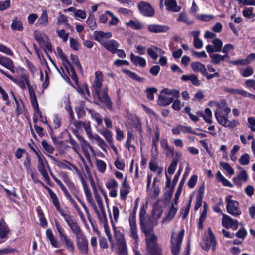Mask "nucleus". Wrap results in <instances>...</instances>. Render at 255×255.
Wrapping results in <instances>:
<instances>
[{
	"label": "nucleus",
	"mask_w": 255,
	"mask_h": 255,
	"mask_svg": "<svg viewBox=\"0 0 255 255\" xmlns=\"http://www.w3.org/2000/svg\"><path fill=\"white\" fill-rule=\"evenodd\" d=\"M142 232L145 235L147 253L149 255H162V249L157 243V237L153 233L152 222L150 219L140 222Z\"/></svg>",
	"instance_id": "f257e3e1"
},
{
	"label": "nucleus",
	"mask_w": 255,
	"mask_h": 255,
	"mask_svg": "<svg viewBox=\"0 0 255 255\" xmlns=\"http://www.w3.org/2000/svg\"><path fill=\"white\" fill-rule=\"evenodd\" d=\"M184 235V230H181L178 233H172L170 239V249L173 255H184L180 254V247Z\"/></svg>",
	"instance_id": "f03ea898"
},
{
	"label": "nucleus",
	"mask_w": 255,
	"mask_h": 255,
	"mask_svg": "<svg viewBox=\"0 0 255 255\" xmlns=\"http://www.w3.org/2000/svg\"><path fill=\"white\" fill-rule=\"evenodd\" d=\"M61 215L64 218L65 221L72 233L75 235V237L83 234V231L79 225L77 220L73 216L65 212L62 213Z\"/></svg>",
	"instance_id": "7ed1b4c3"
},
{
	"label": "nucleus",
	"mask_w": 255,
	"mask_h": 255,
	"mask_svg": "<svg viewBox=\"0 0 255 255\" xmlns=\"http://www.w3.org/2000/svg\"><path fill=\"white\" fill-rule=\"evenodd\" d=\"M215 116L218 123L224 127L233 128L235 126L239 124V122L235 120L229 121L228 119V116L222 114L221 108L217 109Z\"/></svg>",
	"instance_id": "20e7f679"
},
{
	"label": "nucleus",
	"mask_w": 255,
	"mask_h": 255,
	"mask_svg": "<svg viewBox=\"0 0 255 255\" xmlns=\"http://www.w3.org/2000/svg\"><path fill=\"white\" fill-rule=\"evenodd\" d=\"M231 197L232 196L228 195L225 198L227 210L231 215L238 217L241 214V211L239 208V203L231 199Z\"/></svg>",
	"instance_id": "39448f33"
},
{
	"label": "nucleus",
	"mask_w": 255,
	"mask_h": 255,
	"mask_svg": "<svg viewBox=\"0 0 255 255\" xmlns=\"http://www.w3.org/2000/svg\"><path fill=\"white\" fill-rule=\"evenodd\" d=\"M137 7L140 13L145 17H151L154 15V9L148 2L140 1Z\"/></svg>",
	"instance_id": "423d86ee"
},
{
	"label": "nucleus",
	"mask_w": 255,
	"mask_h": 255,
	"mask_svg": "<svg viewBox=\"0 0 255 255\" xmlns=\"http://www.w3.org/2000/svg\"><path fill=\"white\" fill-rule=\"evenodd\" d=\"M76 245L80 253L84 255L88 254V241L84 233L76 237Z\"/></svg>",
	"instance_id": "0eeeda50"
},
{
	"label": "nucleus",
	"mask_w": 255,
	"mask_h": 255,
	"mask_svg": "<svg viewBox=\"0 0 255 255\" xmlns=\"http://www.w3.org/2000/svg\"><path fill=\"white\" fill-rule=\"evenodd\" d=\"M222 224L226 228H232L234 230L237 229L238 227V222L236 220L233 219L229 216L223 214Z\"/></svg>",
	"instance_id": "6e6552de"
},
{
	"label": "nucleus",
	"mask_w": 255,
	"mask_h": 255,
	"mask_svg": "<svg viewBox=\"0 0 255 255\" xmlns=\"http://www.w3.org/2000/svg\"><path fill=\"white\" fill-rule=\"evenodd\" d=\"M94 96L96 97L99 101L103 103L107 108L111 109L112 108V102L109 98L107 91L105 89H102L98 94H94Z\"/></svg>",
	"instance_id": "1a4fd4ad"
},
{
	"label": "nucleus",
	"mask_w": 255,
	"mask_h": 255,
	"mask_svg": "<svg viewBox=\"0 0 255 255\" xmlns=\"http://www.w3.org/2000/svg\"><path fill=\"white\" fill-rule=\"evenodd\" d=\"M102 73L100 71L95 72V78L93 84V92L94 94H98L101 90L102 84Z\"/></svg>",
	"instance_id": "9d476101"
},
{
	"label": "nucleus",
	"mask_w": 255,
	"mask_h": 255,
	"mask_svg": "<svg viewBox=\"0 0 255 255\" xmlns=\"http://www.w3.org/2000/svg\"><path fill=\"white\" fill-rule=\"evenodd\" d=\"M81 180L83 186L84 192L86 197L87 201L91 204L93 208L96 209V204L94 200L93 199L92 195L90 191V189L88 188L86 184L84 179L82 176H81Z\"/></svg>",
	"instance_id": "9b49d317"
},
{
	"label": "nucleus",
	"mask_w": 255,
	"mask_h": 255,
	"mask_svg": "<svg viewBox=\"0 0 255 255\" xmlns=\"http://www.w3.org/2000/svg\"><path fill=\"white\" fill-rule=\"evenodd\" d=\"M169 29V26L159 24H149L148 25V30L152 33L166 32Z\"/></svg>",
	"instance_id": "f8f14e48"
},
{
	"label": "nucleus",
	"mask_w": 255,
	"mask_h": 255,
	"mask_svg": "<svg viewBox=\"0 0 255 255\" xmlns=\"http://www.w3.org/2000/svg\"><path fill=\"white\" fill-rule=\"evenodd\" d=\"M102 45L108 51L113 54L117 52V48L119 47V44L114 40H110L102 43Z\"/></svg>",
	"instance_id": "ddd939ff"
},
{
	"label": "nucleus",
	"mask_w": 255,
	"mask_h": 255,
	"mask_svg": "<svg viewBox=\"0 0 255 255\" xmlns=\"http://www.w3.org/2000/svg\"><path fill=\"white\" fill-rule=\"evenodd\" d=\"M130 225V237L134 239L135 242L138 240L137 229L136 224V221H134V215H133L129 221Z\"/></svg>",
	"instance_id": "4468645a"
},
{
	"label": "nucleus",
	"mask_w": 255,
	"mask_h": 255,
	"mask_svg": "<svg viewBox=\"0 0 255 255\" xmlns=\"http://www.w3.org/2000/svg\"><path fill=\"white\" fill-rule=\"evenodd\" d=\"M0 64L10 70L12 73L15 72L14 63L10 58L0 55Z\"/></svg>",
	"instance_id": "2eb2a0df"
},
{
	"label": "nucleus",
	"mask_w": 255,
	"mask_h": 255,
	"mask_svg": "<svg viewBox=\"0 0 255 255\" xmlns=\"http://www.w3.org/2000/svg\"><path fill=\"white\" fill-rule=\"evenodd\" d=\"M46 188L48 190L49 195L52 200V202L56 209L59 212L60 214L62 215V213H64L65 212L61 209L60 203L56 194L49 188L46 187Z\"/></svg>",
	"instance_id": "dca6fc26"
},
{
	"label": "nucleus",
	"mask_w": 255,
	"mask_h": 255,
	"mask_svg": "<svg viewBox=\"0 0 255 255\" xmlns=\"http://www.w3.org/2000/svg\"><path fill=\"white\" fill-rule=\"evenodd\" d=\"M10 230L3 218L0 219V238L4 239L9 233Z\"/></svg>",
	"instance_id": "f3484780"
},
{
	"label": "nucleus",
	"mask_w": 255,
	"mask_h": 255,
	"mask_svg": "<svg viewBox=\"0 0 255 255\" xmlns=\"http://www.w3.org/2000/svg\"><path fill=\"white\" fill-rule=\"evenodd\" d=\"M165 5L167 10L177 12L180 11L181 7L178 6L175 0H166Z\"/></svg>",
	"instance_id": "a211bd4d"
},
{
	"label": "nucleus",
	"mask_w": 255,
	"mask_h": 255,
	"mask_svg": "<svg viewBox=\"0 0 255 255\" xmlns=\"http://www.w3.org/2000/svg\"><path fill=\"white\" fill-rule=\"evenodd\" d=\"M0 72L2 74L4 75L5 76H6L7 78H8L9 79L12 80L14 83H16L18 85H19L22 89H26V82L25 80V77H24L23 79L21 80H17L14 78H13L12 76L9 75L8 73H7L6 72L4 71L3 70L0 68Z\"/></svg>",
	"instance_id": "6ab92c4d"
},
{
	"label": "nucleus",
	"mask_w": 255,
	"mask_h": 255,
	"mask_svg": "<svg viewBox=\"0 0 255 255\" xmlns=\"http://www.w3.org/2000/svg\"><path fill=\"white\" fill-rule=\"evenodd\" d=\"M48 23V16L46 9L43 10L36 24L37 26L46 27Z\"/></svg>",
	"instance_id": "aec40b11"
},
{
	"label": "nucleus",
	"mask_w": 255,
	"mask_h": 255,
	"mask_svg": "<svg viewBox=\"0 0 255 255\" xmlns=\"http://www.w3.org/2000/svg\"><path fill=\"white\" fill-rule=\"evenodd\" d=\"M130 60L132 63L135 66H140L141 67H144L146 65V62L144 58L136 56L131 53L130 54Z\"/></svg>",
	"instance_id": "412c9836"
},
{
	"label": "nucleus",
	"mask_w": 255,
	"mask_h": 255,
	"mask_svg": "<svg viewBox=\"0 0 255 255\" xmlns=\"http://www.w3.org/2000/svg\"><path fill=\"white\" fill-rule=\"evenodd\" d=\"M216 244L215 238L212 237L211 238H208L205 241L202 243V247L204 250L207 251L210 248L211 246H212V250H214L215 249Z\"/></svg>",
	"instance_id": "4be33fe9"
},
{
	"label": "nucleus",
	"mask_w": 255,
	"mask_h": 255,
	"mask_svg": "<svg viewBox=\"0 0 255 255\" xmlns=\"http://www.w3.org/2000/svg\"><path fill=\"white\" fill-rule=\"evenodd\" d=\"M61 242L64 244L65 247L70 252L74 253L75 247L73 241L67 236L60 239Z\"/></svg>",
	"instance_id": "5701e85b"
},
{
	"label": "nucleus",
	"mask_w": 255,
	"mask_h": 255,
	"mask_svg": "<svg viewBox=\"0 0 255 255\" xmlns=\"http://www.w3.org/2000/svg\"><path fill=\"white\" fill-rule=\"evenodd\" d=\"M211 62L214 64H218L221 61H223L226 58H229V55H221L219 54H210Z\"/></svg>",
	"instance_id": "b1692460"
},
{
	"label": "nucleus",
	"mask_w": 255,
	"mask_h": 255,
	"mask_svg": "<svg viewBox=\"0 0 255 255\" xmlns=\"http://www.w3.org/2000/svg\"><path fill=\"white\" fill-rule=\"evenodd\" d=\"M95 212L97 214L98 216L99 219L100 221L103 224V225H107V219L106 212L104 210V207H102V208H100V210L101 212V214L100 213L99 211L98 210L97 206L96 205V209L93 208Z\"/></svg>",
	"instance_id": "393cba45"
},
{
	"label": "nucleus",
	"mask_w": 255,
	"mask_h": 255,
	"mask_svg": "<svg viewBox=\"0 0 255 255\" xmlns=\"http://www.w3.org/2000/svg\"><path fill=\"white\" fill-rule=\"evenodd\" d=\"M123 72L127 74L128 77L130 78L135 80L139 82H144L145 81V79L143 77H140L138 75H137L135 72H132L128 69H123Z\"/></svg>",
	"instance_id": "a878e982"
},
{
	"label": "nucleus",
	"mask_w": 255,
	"mask_h": 255,
	"mask_svg": "<svg viewBox=\"0 0 255 255\" xmlns=\"http://www.w3.org/2000/svg\"><path fill=\"white\" fill-rule=\"evenodd\" d=\"M191 66L193 70L195 72H200L203 75L206 70L205 66L199 62H193L191 64Z\"/></svg>",
	"instance_id": "bb28decb"
},
{
	"label": "nucleus",
	"mask_w": 255,
	"mask_h": 255,
	"mask_svg": "<svg viewBox=\"0 0 255 255\" xmlns=\"http://www.w3.org/2000/svg\"><path fill=\"white\" fill-rule=\"evenodd\" d=\"M217 180L219 182L222 183L224 186L232 187L233 185L227 179H226L221 173L220 171H218L216 175Z\"/></svg>",
	"instance_id": "cd10ccee"
},
{
	"label": "nucleus",
	"mask_w": 255,
	"mask_h": 255,
	"mask_svg": "<svg viewBox=\"0 0 255 255\" xmlns=\"http://www.w3.org/2000/svg\"><path fill=\"white\" fill-rule=\"evenodd\" d=\"M118 246V254L125 255L127 254V247L125 240L123 239H119L117 241Z\"/></svg>",
	"instance_id": "c85d7f7f"
},
{
	"label": "nucleus",
	"mask_w": 255,
	"mask_h": 255,
	"mask_svg": "<svg viewBox=\"0 0 255 255\" xmlns=\"http://www.w3.org/2000/svg\"><path fill=\"white\" fill-rule=\"evenodd\" d=\"M173 99L170 97L159 95L158 99V104L160 106H167L171 103Z\"/></svg>",
	"instance_id": "c756f323"
},
{
	"label": "nucleus",
	"mask_w": 255,
	"mask_h": 255,
	"mask_svg": "<svg viewBox=\"0 0 255 255\" xmlns=\"http://www.w3.org/2000/svg\"><path fill=\"white\" fill-rule=\"evenodd\" d=\"M88 112L91 114L92 118L94 119L98 125L102 124V117L98 113L91 109L86 108Z\"/></svg>",
	"instance_id": "7c9ffc66"
},
{
	"label": "nucleus",
	"mask_w": 255,
	"mask_h": 255,
	"mask_svg": "<svg viewBox=\"0 0 255 255\" xmlns=\"http://www.w3.org/2000/svg\"><path fill=\"white\" fill-rule=\"evenodd\" d=\"M11 28L12 30L22 31L23 30L22 22L16 18L12 21L11 25Z\"/></svg>",
	"instance_id": "2f4dec72"
},
{
	"label": "nucleus",
	"mask_w": 255,
	"mask_h": 255,
	"mask_svg": "<svg viewBox=\"0 0 255 255\" xmlns=\"http://www.w3.org/2000/svg\"><path fill=\"white\" fill-rule=\"evenodd\" d=\"M66 70L68 71L70 75L72 80H73L76 83H78V78L77 76L76 71L74 68L72 66L71 64L70 63V66H64Z\"/></svg>",
	"instance_id": "473e14b6"
},
{
	"label": "nucleus",
	"mask_w": 255,
	"mask_h": 255,
	"mask_svg": "<svg viewBox=\"0 0 255 255\" xmlns=\"http://www.w3.org/2000/svg\"><path fill=\"white\" fill-rule=\"evenodd\" d=\"M177 21L178 22H182L188 25H191L193 23V22L188 18L187 14L182 12L179 14V15L177 19Z\"/></svg>",
	"instance_id": "72a5a7b5"
},
{
	"label": "nucleus",
	"mask_w": 255,
	"mask_h": 255,
	"mask_svg": "<svg viewBox=\"0 0 255 255\" xmlns=\"http://www.w3.org/2000/svg\"><path fill=\"white\" fill-rule=\"evenodd\" d=\"M57 51L59 57L63 62V65L64 66L66 65V66H70V62L68 60L67 57L64 55L62 50L61 49L60 47H58L57 48Z\"/></svg>",
	"instance_id": "f704fd0d"
},
{
	"label": "nucleus",
	"mask_w": 255,
	"mask_h": 255,
	"mask_svg": "<svg viewBox=\"0 0 255 255\" xmlns=\"http://www.w3.org/2000/svg\"><path fill=\"white\" fill-rule=\"evenodd\" d=\"M86 23L91 30H94L97 27L95 17L93 14L90 13Z\"/></svg>",
	"instance_id": "c9c22d12"
},
{
	"label": "nucleus",
	"mask_w": 255,
	"mask_h": 255,
	"mask_svg": "<svg viewBox=\"0 0 255 255\" xmlns=\"http://www.w3.org/2000/svg\"><path fill=\"white\" fill-rule=\"evenodd\" d=\"M126 25L135 30H140L143 28V25L138 21L130 20L126 23Z\"/></svg>",
	"instance_id": "e433bc0d"
},
{
	"label": "nucleus",
	"mask_w": 255,
	"mask_h": 255,
	"mask_svg": "<svg viewBox=\"0 0 255 255\" xmlns=\"http://www.w3.org/2000/svg\"><path fill=\"white\" fill-rule=\"evenodd\" d=\"M95 165L100 173H104L106 169V164L102 160L96 159L95 161Z\"/></svg>",
	"instance_id": "4c0bfd02"
},
{
	"label": "nucleus",
	"mask_w": 255,
	"mask_h": 255,
	"mask_svg": "<svg viewBox=\"0 0 255 255\" xmlns=\"http://www.w3.org/2000/svg\"><path fill=\"white\" fill-rule=\"evenodd\" d=\"M71 60L72 61L73 63L75 65L78 70L81 73H83V70L81 65L80 63L78 57L74 54H71L70 55Z\"/></svg>",
	"instance_id": "58836bf2"
},
{
	"label": "nucleus",
	"mask_w": 255,
	"mask_h": 255,
	"mask_svg": "<svg viewBox=\"0 0 255 255\" xmlns=\"http://www.w3.org/2000/svg\"><path fill=\"white\" fill-rule=\"evenodd\" d=\"M216 52H221L223 45L222 41L219 38H216L212 41Z\"/></svg>",
	"instance_id": "ea45409f"
},
{
	"label": "nucleus",
	"mask_w": 255,
	"mask_h": 255,
	"mask_svg": "<svg viewBox=\"0 0 255 255\" xmlns=\"http://www.w3.org/2000/svg\"><path fill=\"white\" fill-rule=\"evenodd\" d=\"M220 165L224 170H225L228 172L230 175H233L234 174V171L233 169L228 163L221 162L220 163Z\"/></svg>",
	"instance_id": "a19ab883"
},
{
	"label": "nucleus",
	"mask_w": 255,
	"mask_h": 255,
	"mask_svg": "<svg viewBox=\"0 0 255 255\" xmlns=\"http://www.w3.org/2000/svg\"><path fill=\"white\" fill-rule=\"evenodd\" d=\"M196 18L199 20L207 22L213 19L214 16L209 14H198Z\"/></svg>",
	"instance_id": "79ce46f5"
},
{
	"label": "nucleus",
	"mask_w": 255,
	"mask_h": 255,
	"mask_svg": "<svg viewBox=\"0 0 255 255\" xmlns=\"http://www.w3.org/2000/svg\"><path fill=\"white\" fill-rule=\"evenodd\" d=\"M157 90L155 87L147 88L146 89L147 97L148 99L153 100L154 99V94L156 93Z\"/></svg>",
	"instance_id": "37998d69"
},
{
	"label": "nucleus",
	"mask_w": 255,
	"mask_h": 255,
	"mask_svg": "<svg viewBox=\"0 0 255 255\" xmlns=\"http://www.w3.org/2000/svg\"><path fill=\"white\" fill-rule=\"evenodd\" d=\"M25 80L26 85H27L30 97H35L36 96V95L34 92L35 89L36 87H34L33 86L31 85L29 82V80L28 77H25Z\"/></svg>",
	"instance_id": "c03bdc74"
},
{
	"label": "nucleus",
	"mask_w": 255,
	"mask_h": 255,
	"mask_svg": "<svg viewBox=\"0 0 255 255\" xmlns=\"http://www.w3.org/2000/svg\"><path fill=\"white\" fill-rule=\"evenodd\" d=\"M70 47L74 50L77 51L80 48V44L78 41L72 38H70Z\"/></svg>",
	"instance_id": "a18cd8bd"
},
{
	"label": "nucleus",
	"mask_w": 255,
	"mask_h": 255,
	"mask_svg": "<svg viewBox=\"0 0 255 255\" xmlns=\"http://www.w3.org/2000/svg\"><path fill=\"white\" fill-rule=\"evenodd\" d=\"M249 155L245 153L240 157L239 162L242 165H246L249 163Z\"/></svg>",
	"instance_id": "49530a36"
},
{
	"label": "nucleus",
	"mask_w": 255,
	"mask_h": 255,
	"mask_svg": "<svg viewBox=\"0 0 255 255\" xmlns=\"http://www.w3.org/2000/svg\"><path fill=\"white\" fill-rule=\"evenodd\" d=\"M41 145L44 150L50 153H52L55 150L54 148L49 144L46 140H43L41 142Z\"/></svg>",
	"instance_id": "de8ad7c7"
},
{
	"label": "nucleus",
	"mask_w": 255,
	"mask_h": 255,
	"mask_svg": "<svg viewBox=\"0 0 255 255\" xmlns=\"http://www.w3.org/2000/svg\"><path fill=\"white\" fill-rule=\"evenodd\" d=\"M177 163L178 160L177 159L172 160L171 163L168 168V172L169 174H173L174 173Z\"/></svg>",
	"instance_id": "09e8293b"
},
{
	"label": "nucleus",
	"mask_w": 255,
	"mask_h": 255,
	"mask_svg": "<svg viewBox=\"0 0 255 255\" xmlns=\"http://www.w3.org/2000/svg\"><path fill=\"white\" fill-rule=\"evenodd\" d=\"M140 222L150 219V217L146 215V212L145 208L143 206L140 210L139 214Z\"/></svg>",
	"instance_id": "8fccbe9b"
},
{
	"label": "nucleus",
	"mask_w": 255,
	"mask_h": 255,
	"mask_svg": "<svg viewBox=\"0 0 255 255\" xmlns=\"http://www.w3.org/2000/svg\"><path fill=\"white\" fill-rule=\"evenodd\" d=\"M180 130L182 132L184 133H190L192 134H196L195 131L192 129L191 127L185 126L181 125Z\"/></svg>",
	"instance_id": "3c124183"
},
{
	"label": "nucleus",
	"mask_w": 255,
	"mask_h": 255,
	"mask_svg": "<svg viewBox=\"0 0 255 255\" xmlns=\"http://www.w3.org/2000/svg\"><path fill=\"white\" fill-rule=\"evenodd\" d=\"M107 141L109 143H112L113 142L112 134L111 132L108 130H104L102 133Z\"/></svg>",
	"instance_id": "603ef678"
},
{
	"label": "nucleus",
	"mask_w": 255,
	"mask_h": 255,
	"mask_svg": "<svg viewBox=\"0 0 255 255\" xmlns=\"http://www.w3.org/2000/svg\"><path fill=\"white\" fill-rule=\"evenodd\" d=\"M58 36L63 40L64 42L67 41L69 36L68 33H66L64 29L57 30L56 31Z\"/></svg>",
	"instance_id": "864d4df0"
},
{
	"label": "nucleus",
	"mask_w": 255,
	"mask_h": 255,
	"mask_svg": "<svg viewBox=\"0 0 255 255\" xmlns=\"http://www.w3.org/2000/svg\"><path fill=\"white\" fill-rule=\"evenodd\" d=\"M55 226L59 233L60 239H61L67 236L66 234L64 233V229L61 227V226H60V225L57 221L55 222Z\"/></svg>",
	"instance_id": "5fc2aeb1"
},
{
	"label": "nucleus",
	"mask_w": 255,
	"mask_h": 255,
	"mask_svg": "<svg viewBox=\"0 0 255 255\" xmlns=\"http://www.w3.org/2000/svg\"><path fill=\"white\" fill-rule=\"evenodd\" d=\"M11 1L10 0L0 1V10L4 11L10 6Z\"/></svg>",
	"instance_id": "6e6d98bb"
},
{
	"label": "nucleus",
	"mask_w": 255,
	"mask_h": 255,
	"mask_svg": "<svg viewBox=\"0 0 255 255\" xmlns=\"http://www.w3.org/2000/svg\"><path fill=\"white\" fill-rule=\"evenodd\" d=\"M0 51L9 56H13V53L11 50L6 46L0 44Z\"/></svg>",
	"instance_id": "4d7b16f0"
},
{
	"label": "nucleus",
	"mask_w": 255,
	"mask_h": 255,
	"mask_svg": "<svg viewBox=\"0 0 255 255\" xmlns=\"http://www.w3.org/2000/svg\"><path fill=\"white\" fill-rule=\"evenodd\" d=\"M94 39L97 41L105 37V33L101 31H95L93 33Z\"/></svg>",
	"instance_id": "13d9d810"
},
{
	"label": "nucleus",
	"mask_w": 255,
	"mask_h": 255,
	"mask_svg": "<svg viewBox=\"0 0 255 255\" xmlns=\"http://www.w3.org/2000/svg\"><path fill=\"white\" fill-rule=\"evenodd\" d=\"M177 211V208L175 207L173 204H172L166 218L171 220L174 217Z\"/></svg>",
	"instance_id": "bf43d9fd"
},
{
	"label": "nucleus",
	"mask_w": 255,
	"mask_h": 255,
	"mask_svg": "<svg viewBox=\"0 0 255 255\" xmlns=\"http://www.w3.org/2000/svg\"><path fill=\"white\" fill-rule=\"evenodd\" d=\"M38 169L40 173L46 171L42 158L41 156H39L38 158Z\"/></svg>",
	"instance_id": "052dcab7"
},
{
	"label": "nucleus",
	"mask_w": 255,
	"mask_h": 255,
	"mask_svg": "<svg viewBox=\"0 0 255 255\" xmlns=\"http://www.w3.org/2000/svg\"><path fill=\"white\" fill-rule=\"evenodd\" d=\"M197 178H198V177L197 175H193L192 176H191V177L190 178L189 180L188 181V187L190 188H193L196 183H197Z\"/></svg>",
	"instance_id": "680f3d73"
},
{
	"label": "nucleus",
	"mask_w": 255,
	"mask_h": 255,
	"mask_svg": "<svg viewBox=\"0 0 255 255\" xmlns=\"http://www.w3.org/2000/svg\"><path fill=\"white\" fill-rule=\"evenodd\" d=\"M54 128L55 129L58 128L61 124V118L57 115H55L53 118Z\"/></svg>",
	"instance_id": "e2e57ef3"
},
{
	"label": "nucleus",
	"mask_w": 255,
	"mask_h": 255,
	"mask_svg": "<svg viewBox=\"0 0 255 255\" xmlns=\"http://www.w3.org/2000/svg\"><path fill=\"white\" fill-rule=\"evenodd\" d=\"M247 231L244 228H242L239 229L237 233H236V236L240 239H242V240L245 238L247 235Z\"/></svg>",
	"instance_id": "0e129e2a"
},
{
	"label": "nucleus",
	"mask_w": 255,
	"mask_h": 255,
	"mask_svg": "<svg viewBox=\"0 0 255 255\" xmlns=\"http://www.w3.org/2000/svg\"><path fill=\"white\" fill-rule=\"evenodd\" d=\"M106 185L108 189H111L117 188L118 186V182L114 179H113L107 182Z\"/></svg>",
	"instance_id": "69168bd1"
},
{
	"label": "nucleus",
	"mask_w": 255,
	"mask_h": 255,
	"mask_svg": "<svg viewBox=\"0 0 255 255\" xmlns=\"http://www.w3.org/2000/svg\"><path fill=\"white\" fill-rule=\"evenodd\" d=\"M78 118H83L86 114L84 108L83 106H79L76 109Z\"/></svg>",
	"instance_id": "338daca9"
},
{
	"label": "nucleus",
	"mask_w": 255,
	"mask_h": 255,
	"mask_svg": "<svg viewBox=\"0 0 255 255\" xmlns=\"http://www.w3.org/2000/svg\"><path fill=\"white\" fill-rule=\"evenodd\" d=\"M147 54L149 56L153 59H157L158 55L156 51H155L152 48H149L147 49Z\"/></svg>",
	"instance_id": "774afa93"
}]
</instances>
